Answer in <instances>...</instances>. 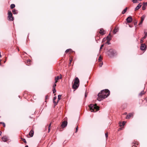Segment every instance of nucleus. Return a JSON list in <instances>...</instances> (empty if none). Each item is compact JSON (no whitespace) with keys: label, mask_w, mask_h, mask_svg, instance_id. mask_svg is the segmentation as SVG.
<instances>
[{"label":"nucleus","mask_w":147,"mask_h":147,"mask_svg":"<svg viewBox=\"0 0 147 147\" xmlns=\"http://www.w3.org/2000/svg\"><path fill=\"white\" fill-rule=\"evenodd\" d=\"M56 91L55 90V88H53V93H54L56 92Z\"/></svg>","instance_id":"31"},{"label":"nucleus","mask_w":147,"mask_h":147,"mask_svg":"<svg viewBox=\"0 0 147 147\" xmlns=\"http://www.w3.org/2000/svg\"><path fill=\"white\" fill-rule=\"evenodd\" d=\"M141 6L142 5H141L140 3L139 4L138 6L135 8V10H136L138 9L141 7Z\"/></svg>","instance_id":"15"},{"label":"nucleus","mask_w":147,"mask_h":147,"mask_svg":"<svg viewBox=\"0 0 147 147\" xmlns=\"http://www.w3.org/2000/svg\"><path fill=\"white\" fill-rule=\"evenodd\" d=\"M34 134V131L33 130H31L29 133V135L31 137H32L33 136Z\"/></svg>","instance_id":"14"},{"label":"nucleus","mask_w":147,"mask_h":147,"mask_svg":"<svg viewBox=\"0 0 147 147\" xmlns=\"http://www.w3.org/2000/svg\"><path fill=\"white\" fill-rule=\"evenodd\" d=\"M108 52V55L111 57L113 56L115 54V51L112 49H110Z\"/></svg>","instance_id":"3"},{"label":"nucleus","mask_w":147,"mask_h":147,"mask_svg":"<svg viewBox=\"0 0 147 147\" xmlns=\"http://www.w3.org/2000/svg\"><path fill=\"white\" fill-rule=\"evenodd\" d=\"M143 4V5H144L145 6L147 5V2H144Z\"/></svg>","instance_id":"33"},{"label":"nucleus","mask_w":147,"mask_h":147,"mask_svg":"<svg viewBox=\"0 0 147 147\" xmlns=\"http://www.w3.org/2000/svg\"><path fill=\"white\" fill-rule=\"evenodd\" d=\"M142 9L143 10H145L146 9V7L144 5H143V6L142 7Z\"/></svg>","instance_id":"30"},{"label":"nucleus","mask_w":147,"mask_h":147,"mask_svg":"<svg viewBox=\"0 0 147 147\" xmlns=\"http://www.w3.org/2000/svg\"><path fill=\"white\" fill-rule=\"evenodd\" d=\"M107 40H108L109 39H111L109 37V36H108L106 38Z\"/></svg>","instance_id":"42"},{"label":"nucleus","mask_w":147,"mask_h":147,"mask_svg":"<svg viewBox=\"0 0 147 147\" xmlns=\"http://www.w3.org/2000/svg\"><path fill=\"white\" fill-rule=\"evenodd\" d=\"M111 40V39H109L108 40H107L106 43L108 45H110L111 43L110 42V41Z\"/></svg>","instance_id":"25"},{"label":"nucleus","mask_w":147,"mask_h":147,"mask_svg":"<svg viewBox=\"0 0 147 147\" xmlns=\"http://www.w3.org/2000/svg\"><path fill=\"white\" fill-rule=\"evenodd\" d=\"M126 122L125 121H123V122L122 123V125L123 126L125 125Z\"/></svg>","instance_id":"39"},{"label":"nucleus","mask_w":147,"mask_h":147,"mask_svg":"<svg viewBox=\"0 0 147 147\" xmlns=\"http://www.w3.org/2000/svg\"><path fill=\"white\" fill-rule=\"evenodd\" d=\"M79 80L78 78L77 77H76L75 79L74 82V83H75V84H79Z\"/></svg>","instance_id":"11"},{"label":"nucleus","mask_w":147,"mask_h":147,"mask_svg":"<svg viewBox=\"0 0 147 147\" xmlns=\"http://www.w3.org/2000/svg\"><path fill=\"white\" fill-rule=\"evenodd\" d=\"M72 50L71 49H68L66 50L65 51V52L66 53H67L69 51H71Z\"/></svg>","instance_id":"28"},{"label":"nucleus","mask_w":147,"mask_h":147,"mask_svg":"<svg viewBox=\"0 0 147 147\" xmlns=\"http://www.w3.org/2000/svg\"><path fill=\"white\" fill-rule=\"evenodd\" d=\"M143 22H142V21H141V22H140V23H139V25H141V24H142V23H143Z\"/></svg>","instance_id":"41"},{"label":"nucleus","mask_w":147,"mask_h":147,"mask_svg":"<svg viewBox=\"0 0 147 147\" xmlns=\"http://www.w3.org/2000/svg\"><path fill=\"white\" fill-rule=\"evenodd\" d=\"M51 123H50L49 126L48 132H50V127H51Z\"/></svg>","instance_id":"26"},{"label":"nucleus","mask_w":147,"mask_h":147,"mask_svg":"<svg viewBox=\"0 0 147 147\" xmlns=\"http://www.w3.org/2000/svg\"><path fill=\"white\" fill-rule=\"evenodd\" d=\"M127 7H126L122 11V13L123 14H124L125 13V12H126V11H127Z\"/></svg>","instance_id":"20"},{"label":"nucleus","mask_w":147,"mask_h":147,"mask_svg":"<svg viewBox=\"0 0 147 147\" xmlns=\"http://www.w3.org/2000/svg\"><path fill=\"white\" fill-rule=\"evenodd\" d=\"M104 46V44H102L101 45V47L100 48V50L102 49V47Z\"/></svg>","instance_id":"35"},{"label":"nucleus","mask_w":147,"mask_h":147,"mask_svg":"<svg viewBox=\"0 0 147 147\" xmlns=\"http://www.w3.org/2000/svg\"><path fill=\"white\" fill-rule=\"evenodd\" d=\"M146 36H143V38H142L143 39H145L146 38Z\"/></svg>","instance_id":"43"},{"label":"nucleus","mask_w":147,"mask_h":147,"mask_svg":"<svg viewBox=\"0 0 147 147\" xmlns=\"http://www.w3.org/2000/svg\"><path fill=\"white\" fill-rule=\"evenodd\" d=\"M105 136H106V138H107L108 137V134L107 133H106L105 134Z\"/></svg>","instance_id":"38"},{"label":"nucleus","mask_w":147,"mask_h":147,"mask_svg":"<svg viewBox=\"0 0 147 147\" xmlns=\"http://www.w3.org/2000/svg\"><path fill=\"white\" fill-rule=\"evenodd\" d=\"M146 17V16L144 15H143L141 17V21L143 22L145 18Z\"/></svg>","instance_id":"18"},{"label":"nucleus","mask_w":147,"mask_h":147,"mask_svg":"<svg viewBox=\"0 0 147 147\" xmlns=\"http://www.w3.org/2000/svg\"><path fill=\"white\" fill-rule=\"evenodd\" d=\"M137 22L138 21L136 20L134 21V24L135 27L137 26Z\"/></svg>","instance_id":"19"},{"label":"nucleus","mask_w":147,"mask_h":147,"mask_svg":"<svg viewBox=\"0 0 147 147\" xmlns=\"http://www.w3.org/2000/svg\"><path fill=\"white\" fill-rule=\"evenodd\" d=\"M144 39H143L142 38L140 41V43H142L143 42Z\"/></svg>","instance_id":"37"},{"label":"nucleus","mask_w":147,"mask_h":147,"mask_svg":"<svg viewBox=\"0 0 147 147\" xmlns=\"http://www.w3.org/2000/svg\"><path fill=\"white\" fill-rule=\"evenodd\" d=\"M102 58H101V56H100L99 57V58H98V61H100L102 60Z\"/></svg>","instance_id":"34"},{"label":"nucleus","mask_w":147,"mask_h":147,"mask_svg":"<svg viewBox=\"0 0 147 147\" xmlns=\"http://www.w3.org/2000/svg\"><path fill=\"white\" fill-rule=\"evenodd\" d=\"M67 122L65 121H64L62 123V124L61 125V127H66L67 125Z\"/></svg>","instance_id":"7"},{"label":"nucleus","mask_w":147,"mask_h":147,"mask_svg":"<svg viewBox=\"0 0 147 147\" xmlns=\"http://www.w3.org/2000/svg\"><path fill=\"white\" fill-rule=\"evenodd\" d=\"M56 86V83H55V82L54 84H53V88H55V87Z\"/></svg>","instance_id":"32"},{"label":"nucleus","mask_w":147,"mask_h":147,"mask_svg":"<svg viewBox=\"0 0 147 147\" xmlns=\"http://www.w3.org/2000/svg\"><path fill=\"white\" fill-rule=\"evenodd\" d=\"M109 35L110 36V33H109V35H108V36H109Z\"/></svg>","instance_id":"50"},{"label":"nucleus","mask_w":147,"mask_h":147,"mask_svg":"<svg viewBox=\"0 0 147 147\" xmlns=\"http://www.w3.org/2000/svg\"><path fill=\"white\" fill-rule=\"evenodd\" d=\"M57 98V97L56 96H55L54 97L53 99V102L54 104V105L55 106H56L57 105V103L55 101V100H56Z\"/></svg>","instance_id":"16"},{"label":"nucleus","mask_w":147,"mask_h":147,"mask_svg":"<svg viewBox=\"0 0 147 147\" xmlns=\"http://www.w3.org/2000/svg\"><path fill=\"white\" fill-rule=\"evenodd\" d=\"M60 77L59 76H57L55 78V83H57V81L59 79H61V78L62 75L61 74H60Z\"/></svg>","instance_id":"10"},{"label":"nucleus","mask_w":147,"mask_h":147,"mask_svg":"<svg viewBox=\"0 0 147 147\" xmlns=\"http://www.w3.org/2000/svg\"><path fill=\"white\" fill-rule=\"evenodd\" d=\"M61 95H59L58 96V100L57 101V103L59 101V100H60L61 99Z\"/></svg>","instance_id":"23"},{"label":"nucleus","mask_w":147,"mask_h":147,"mask_svg":"<svg viewBox=\"0 0 147 147\" xmlns=\"http://www.w3.org/2000/svg\"><path fill=\"white\" fill-rule=\"evenodd\" d=\"M132 147H137L135 145H133L132 146Z\"/></svg>","instance_id":"45"},{"label":"nucleus","mask_w":147,"mask_h":147,"mask_svg":"<svg viewBox=\"0 0 147 147\" xmlns=\"http://www.w3.org/2000/svg\"><path fill=\"white\" fill-rule=\"evenodd\" d=\"M85 97H86L87 96V95H86V93H85Z\"/></svg>","instance_id":"47"},{"label":"nucleus","mask_w":147,"mask_h":147,"mask_svg":"<svg viewBox=\"0 0 147 147\" xmlns=\"http://www.w3.org/2000/svg\"><path fill=\"white\" fill-rule=\"evenodd\" d=\"M118 29L117 28H115L113 31V34H115L118 31Z\"/></svg>","instance_id":"17"},{"label":"nucleus","mask_w":147,"mask_h":147,"mask_svg":"<svg viewBox=\"0 0 147 147\" xmlns=\"http://www.w3.org/2000/svg\"><path fill=\"white\" fill-rule=\"evenodd\" d=\"M129 27H130L131 28L132 27H133L132 26H131L130 25H129Z\"/></svg>","instance_id":"46"},{"label":"nucleus","mask_w":147,"mask_h":147,"mask_svg":"<svg viewBox=\"0 0 147 147\" xmlns=\"http://www.w3.org/2000/svg\"><path fill=\"white\" fill-rule=\"evenodd\" d=\"M89 107L91 112H95L99 109V107L98 106L96 105H94L93 104H90Z\"/></svg>","instance_id":"2"},{"label":"nucleus","mask_w":147,"mask_h":147,"mask_svg":"<svg viewBox=\"0 0 147 147\" xmlns=\"http://www.w3.org/2000/svg\"><path fill=\"white\" fill-rule=\"evenodd\" d=\"M69 61H70V62H69V65H70L71 64V60H70Z\"/></svg>","instance_id":"44"},{"label":"nucleus","mask_w":147,"mask_h":147,"mask_svg":"<svg viewBox=\"0 0 147 147\" xmlns=\"http://www.w3.org/2000/svg\"><path fill=\"white\" fill-rule=\"evenodd\" d=\"M78 127L77 126L76 128V131H75L76 133L77 132L78 130Z\"/></svg>","instance_id":"36"},{"label":"nucleus","mask_w":147,"mask_h":147,"mask_svg":"<svg viewBox=\"0 0 147 147\" xmlns=\"http://www.w3.org/2000/svg\"><path fill=\"white\" fill-rule=\"evenodd\" d=\"M1 133H2L1 132V131H0V135H1Z\"/></svg>","instance_id":"48"},{"label":"nucleus","mask_w":147,"mask_h":147,"mask_svg":"<svg viewBox=\"0 0 147 147\" xmlns=\"http://www.w3.org/2000/svg\"><path fill=\"white\" fill-rule=\"evenodd\" d=\"M15 5L14 4H11L10 5L11 8V9H13L15 7Z\"/></svg>","instance_id":"21"},{"label":"nucleus","mask_w":147,"mask_h":147,"mask_svg":"<svg viewBox=\"0 0 147 147\" xmlns=\"http://www.w3.org/2000/svg\"><path fill=\"white\" fill-rule=\"evenodd\" d=\"M120 126H121V125H120Z\"/></svg>","instance_id":"51"},{"label":"nucleus","mask_w":147,"mask_h":147,"mask_svg":"<svg viewBox=\"0 0 147 147\" xmlns=\"http://www.w3.org/2000/svg\"><path fill=\"white\" fill-rule=\"evenodd\" d=\"M110 94V91L108 89L101 90L98 94L97 100L100 101L107 97Z\"/></svg>","instance_id":"1"},{"label":"nucleus","mask_w":147,"mask_h":147,"mask_svg":"<svg viewBox=\"0 0 147 147\" xmlns=\"http://www.w3.org/2000/svg\"><path fill=\"white\" fill-rule=\"evenodd\" d=\"M102 65H103V63H102H102H101V64H100L99 66V67H102Z\"/></svg>","instance_id":"40"},{"label":"nucleus","mask_w":147,"mask_h":147,"mask_svg":"<svg viewBox=\"0 0 147 147\" xmlns=\"http://www.w3.org/2000/svg\"><path fill=\"white\" fill-rule=\"evenodd\" d=\"M2 139L4 142H6L8 140L6 136H4L2 137Z\"/></svg>","instance_id":"12"},{"label":"nucleus","mask_w":147,"mask_h":147,"mask_svg":"<svg viewBox=\"0 0 147 147\" xmlns=\"http://www.w3.org/2000/svg\"><path fill=\"white\" fill-rule=\"evenodd\" d=\"M22 140L25 143H26L27 142L26 141L25 139L21 138Z\"/></svg>","instance_id":"27"},{"label":"nucleus","mask_w":147,"mask_h":147,"mask_svg":"<svg viewBox=\"0 0 147 147\" xmlns=\"http://www.w3.org/2000/svg\"><path fill=\"white\" fill-rule=\"evenodd\" d=\"M8 18L9 20L13 21V18L12 16V14L11 11H8Z\"/></svg>","instance_id":"4"},{"label":"nucleus","mask_w":147,"mask_h":147,"mask_svg":"<svg viewBox=\"0 0 147 147\" xmlns=\"http://www.w3.org/2000/svg\"><path fill=\"white\" fill-rule=\"evenodd\" d=\"M13 13V14H17V11L15 9H14L12 11Z\"/></svg>","instance_id":"24"},{"label":"nucleus","mask_w":147,"mask_h":147,"mask_svg":"<svg viewBox=\"0 0 147 147\" xmlns=\"http://www.w3.org/2000/svg\"><path fill=\"white\" fill-rule=\"evenodd\" d=\"M144 92L143 91H142L139 94V96H141L143 94H144Z\"/></svg>","instance_id":"22"},{"label":"nucleus","mask_w":147,"mask_h":147,"mask_svg":"<svg viewBox=\"0 0 147 147\" xmlns=\"http://www.w3.org/2000/svg\"><path fill=\"white\" fill-rule=\"evenodd\" d=\"M126 21L128 23H130L132 21V18L131 16H129L126 19Z\"/></svg>","instance_id":"6"},{"label":"nucleus","mask_w":147,"mask_h":147,"mask_svg":"<svg viewBox=\"0 0 147 147\" xmlns=\"http://www.w3.org/2000/svg\"><path fill=\"white\" fill-rule=\"evenodd\" d=\"M79 86V84L74 83L72 85V88L74 89H76L78 88Z\"/></svg>","instance_id":"8"},{"label":"nucleus","mask_w":147,"mask_h":147,"mask_svg":"<svg viewBox=\"0 0 147 147\" xmlns=\"http://www.w3.org/2000/svg\"><path fill=\"white\" fill-rule=\"evenodd\" d=\"M99 33L102 35L105 34L104 30L102 28H101L100 29Z\"/></svg>","instance_id":"13"},{"label":"nucleus","mask_w":147,"mask_h":147,"mask_svg":"<svg viewBox=\"0 0 147 147\" xmlns=\"http://www.w3.org/2000/svg\"><path fill=\"white\" fill-rule=\"evenodd\" d=\"M0 123L1 124H2L4 127H5V124L3 122H1Z\"/></svg>","instance_id":"29"},{"label":"nucleus","mask_w":147,"mask_h":147,"mask_svg":"<svg viewBox=\"0 0 147 147\" xmlns=\"http://www.w3.org/2000/svg\"><path fill=\"white\" fill-rule=\"evenodd\" d=\"M134 115L133 113H129L127 115L126 117V119H129L130 117L133 116Z\"/></svg>","instance_id":"9"},{"label":"nucleus","mask_w":147,"mask_h":147,"mask_svg":"<svg viewBox=\"0 0 147 147\" xmlns=\"http://www.w3.org/2000/svg\"><path fill=\"white\" fill-rule=\"evenodd\" d=\"M125 114H126V113H125Z\"/></svg>","instance_id":"52"},{"label":"nucleus","mask_w":147,"mask_h":147,"mask_svg":"<svg viewBox=\"0 0 147 147\" xmlns=\"http://www.w3.org/2000/svg\"><path fill=\"white\" fill-rule=\"evenodd\" d=\"M146 46L145 44H142L140 46V49L142 51L146 50Z\"/></svg>","instance_id":"5"},{"label":"nucleus","mask_w":147,"mask_h":147,"mask_svg":"<svg viewBox=\"0 0 147 147\" xmlns=\"http://www.w3.org/2000/svg\"><path fill=\"white\" fill-rule=\"evenodd\" d=\"M25 147H28V145L26 146Z\"/></svg>","instance_id":"49"}]
</instances>
